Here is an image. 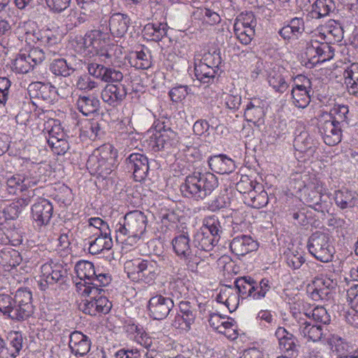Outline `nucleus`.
<instances>
[{"label": "nucleus", "instance_id": "55", "mask_svg": "<svg viewBox=\"0 0 358 358\" xmlns=\"http://www.w3.org/2000/svg\"><path fill=\"white\" fill-rule=\"evenodd\" d=\"M327 341L331 350L336 352L338 355L343 358L345 356H348L347 353L352 349L351 345L343 337H329Z\"/></svg>", "mask_w": 358, "mask_h": 358}, {"label": "nucleus", "instance_id": "5", "mask_svg": "<svg viewBox=\"0 0 358 358\" xmlns=\"http://www.w3.org/2000/svg\"><path fill=\"white\" fill-rule=\"evenodd\" d=\"M303 194L308 206L318 212H328L331 204L330 194L320 180L314 178L304 187Z\"/></svg>", "mask_w": 358, "mask_h": 358}, {"label": "nucleus", "instance_id": "40", "mask_svg": "<svg viewBox=\"0 0 358 358\" xmlns=\"http://www.w3.org/2000/svg\"><path fill=\"white\" fill-rule=\"evenodd\" d=\"M349 108L347 105H334L329 113L323 116L324 118L334 122L344 127L348 124Z\"/></svg>", "mask_w": 358, "mask_h": 358}, {"label": "nucleus", "instance_id": "7", "mask_svg": "<svg viewBox=\"0 0 358 358\" xmlns=\"http://www.w3.org/2000/svg\"><path fill=\"white\" fill-rule=\"evenodd\" d=\"M128 276L138 278L148 284L152 283L160 273V266L152 259H135L126 263Z\"/></svg>", "mask_w": 358, "mask_h": 358}, {"label": "nucleus", "instance_id": "29", "mask_svg": "<svg viewBox=\"0 0 358 358\" xmlns=\"http://www.w3.org/2000/svg\"><path fill=\"white\" fill-rule=\"evenodd\" d=\"M88 251L90 254L99 255L110 250L113 245L111 232L94 234L87 241Z\"/></svg>", "mask_w": 358, "mask_h": 358}, {"label": "nucleus", "instance_id": "54", "mask_svg": "<svg viewBox=\"0 0 358 358\" xmlns=\"http://www.w3.org/2000/svg\"><path fill=\"white\" fill-rule=\"evenodd\" d=\"M267 79L269 86L280 94H283L289 86L284 76L279 71H272Z\"/></svg>", "mask_w": 358, "mask_h": 358}, {"label": "nucleus", "instance_id": "53", "mask_svg": "<svg viewBox=\"0 0 358 358\" xmlns=\"http://www.w3.org/2000/svg\"><path fill=\"white\" fill-rule=\"evenodd\" d=\"M69 347L76 355H87L91 348V341L88 337H69Z\"/></svg>", "mask_w": 358, "mask_h": 358}, {"label": "nucleus", "instance_id": "14", "mask_svg": "<svg viewBox=\"0 0 358 358\" xmlns=\"http://www.w3.org/2000/svg\"><path fill=\"white\" fill-rule=\"evenodd\" d=\"M13 300L15 306L13 315L16 317V320H25L33 314L32 294L29 289L27 288L18 289Z\"/></svg>", "mask_w": 358, "mask_h": 358}, {"label": "nucleus", "instance_id": "23", "mask_svg": "<svg viewBox=\"0 0 358 358\" xmlns=\"http://www.w3.org/2000/svg\"><path fill=\"white\" fill-rule=\"evenodd\" d=\"M342 128L341 125L324 117L318 126L319 132L324 143L329 146L336 145L341 141Z\"/></svg>", "mask_w": 358, "mask_h": 358}, {"label": "nucleus", "instance_id": "18", "mask_svg": "<svg viewBox=\"0 0 358 358\" xmlns=\"http://www.w3.org/2000/svg\"><path fill=\"white\" fill-rule=\"evenodd\" d=\"M87 71L89 74L94 78L108 84L119 83L123 79V74L120 71L95 62L87 64Z\"/></svg>", "mask_w": 358, "mask_h": 358}, {"label": "nucleus", "instance_id": "42", "mask_svg": "<svg viewBox=\"0 0 358 358\" xmlns=\"http://www.w3.org/2000/svg\"><path fill=\"white\" fill-rule=\"evenodd\" d=\"M78 110L85 116L96 113L99 108L100 101L92 96H80L76 101Z\"/></svg>", "mask_w": 358, "mask_h": 358}, {"label": "nucleus", "instance_id": "22", "mask_svg": "<svg viewBox=\"0 0 358 358\" xmlns=\"http://www.w3.org/2000/svg\"><path fill=\"white\" fill-rule=\"evenodd\" d=\"M266 102L260 98L250 99L244 108L245 120L255 125L262 124L266 115Z\"/></svg>", "mask_w": 358, "mask_h": 358}, {"label": "nucleus", "instance_id": "3", "mask_svg": "<svg viewBox=\"0 0 358 358\" xmlns=\"http://www.w3.org/2000/svg\"><path fill=\"white\" fill-rule=\"evenodd\" d=\"M217 186L218 180L213 173L195 171L185 178L180 191L184 196L199 201L209 196Z\"/></svg>", "mask_w": 358, "mask_h": 358}, {"label": "nucleus", "instance_id": "19", "mask_svg": "<svg viewBox=\"0 0 358 358\" xmlns=\"http://www.w3.org/2000/svg\"><path fill=\"white\" fill-rule=\"evenodd\" d=\"M127 169L133 172L136 181L141 182L148 176L150 169L148 158L143 153L134 152L126 159Z\"/></svg>", "mask_w": 358, "mask_h": 358}, {"label": "nucleus", "instance_id": "51", "mask_svg": "<svg viewBox=\"0 0 358 358\" xmlns=\"http://www.w3.org/2000/svg\"><path fill=\"white\" fill-rule=\"evenodd\" d=\"M324 42V41H321L320 37H318L317 31L307 41L305 55L312 63L317 59Z\"/></svg>", "mask_w": 358, "mask_h": 358}, {"label": "nucleus", "instance_id": "58", "mask_svg": "<svg viewBox=\"0 0 358 358\" xmlns=\"http://www.w3.org/2000/svg\"><path fill=\"white\" fill-rule=\"evenodd\" d=\"M217 70L208 67V66L195 63L194 74L198 80L203 83H210L215 76Z\"/></svg>", "mask_w": 358, "mask_h": 358}, {"label": "nucleus", "instance_id": "17", "mask_svg": "<svg viewBox=\"0 0 358 358\" xmlns=\"http://www.w3.org/2000/svg\"><path fill=\"white\" fill-rule=\"evenodd\" d=\"M27 90L31 97L41 99L49 103H53L58 96L64 97V94H60L59 90L50 83H31Z\"/></svg>", "mask_w": 358, "mask_h": 358}, {"label": "nucleus", "instance_id": "49", "mask_svg": "<svg viewBox=\"0 0 358 358\" xmlns=\"http://www.w3.org/2000/svg\"><path fill=\"white\" fill-rule=\"evenodd\" d=\"M28 185L20 172L13 174L6 180V190L10 194H19L20 191L27 190Z\"/></svg>", "mask_w": 358, "mask_h": 358}, {"label": "nucleus", "instance_id": "39", "mask_svg": "<svg viewBox=\"0 0 358 358\" xmlns=\"http://www.w3.org/2000/svg\"><path fill=\"white\" fill-rule=\"evenodd\" d=\"M343 78L348 92L358 98V63L352 64L344 71Z\"/></svg>", "mask_w": 358, "mask_h": 358}, {"label": "nucleus", "instance_id": "57", "mask_svg": "<svg viewBox=\"0 0 358 358\" xmlns=\"http://www.w3.org/2000/svg\"><path fill=\"white\" fill-rule=\"evenodd\" d=\"M347 299L351 308L356 312L349 321L352 324L358 328V284L352 285L347 290Z\"/></svg>", "mask_w": 358, "mask_h": 358}, {"label": "nucleus", "instance_id": "33", "mask_svg": "<svg viewBox=\"0 0 358 358\" xmlns=\"http://www.w3.org/2000/svg\"><path fill=\"white\" fill-rule=\"evenodd\" d=\"M210 169L219 174H229L236 169L234 161L226 155H217L208 159Z\"/></svg>", "mask_w": 358, "mask_h": 358}, {"label": "nucleus", "instance_id": "24", "mask_svg": "<svg viewBox=\"0 0 358 358\" xmlns=\"http://www.w3.org/2000/svg\"><path fill=\"white\" fill-rule=\"evenodd\" d=\"M112 308V303L107 297L96 296L86 299L80 304V309L85 314L96 316L101 314H107Z\"/></svg>", "mask_w": 358, "mask_h": 358}, {"label": "nucleus", "instance_id": "21", "mask_svg": "<svg viewBox=\"0 0 358 358\" xmlns=\"http://www.w3.org/2000/svg\"><path fill=\"white\" fill-rule=\"evenodd\" d=\"M189 242L188 235L180 234L172 240V245L177 256L184 260L189 266H194L198 264V259L193 253Z\"/></svg>", "mask_w": 358, "mask_h": 358}, {"label": "nucleus", "instance_id": "56", "mask_svg": "<svg viewBox=\"0 0 358 358\" xmlns=\"http://www.w3.org/2000/svg\"><path fill=\"white\" fill-rule=\"evenodd\" d=\"M335 7L333 0H316L313 5V16L315 18L325 17L333 12Z\"/></svg>", "mask_w": 358, "mask_h": 358}, {"label": "nucleus", "instance_id": "11", "mask_svg": "<svg viewBox=\"0 0 358 358\" xmlns=\"http://www.w3.org/2000/svg\"><path fill=\"white\" fill-rule=\"evenodd\" d=\"M312 83L305 76L298 75L294 79L291 90L292 102L299 108H306L310 102V93H313Z\"/></svg>", "mask_w": 358, "mask_h": 358}, {"label": "nucleus", "instance_id": "31", "mask_svg": "<svg viewBox=\"0 0 358 358\" xmlns=\"http://www.w3.org/2000/svg\"><path fill=\"white\" fill-rule=\"evenodd\" d=\"M239 294L231 286H223L216 296L217 303L224 304L230 313L235 311L239 304Z\"/></svg>", "mask_w": 358, "mask_h": 358}, {"label": "nucleus", "instance_id": "41", "mask_svg": "<svg viewBox=\"0 0 358 358\" xmlns=\"http://www.w3.org/2000/svg\"><path fill=\"white\" fill-rule=\"evenodd\" d=\"M258 192L257 188L254 191H250L248 194L244 196V203L254 208L259 209L266 206L268 203V194L264 190H261V187L259 186Z\"/></svg>", "mask_w": 358, "mask_h": 358}, {"label": "nucleus", "instance_id": "27", "mask_svg": "<svg viewBox=\"0 0 358 358\" xmlns=\"http://www.w3.org/2000/svg\"><path fill=\"white\" fill-rule=\"evenodd\" d=\"M258 248L257 241L248 235H238L234 237L230 243L231 252L237 256H245L250 252L256 251Z\"/></svg>", "mask_w": 358, "mask_h": 358}, {"label": "nucleus", "instance_id": "10", "mask_svg": "<svg viewBox=\"0 0 358 358\" xmlns=\"http://www.w3.org/2000/svg\"><path fill=\"white\" fill-rule=\"evenodd\" d=\"M19 163L20 172L29 188L45 182L47 170L43 164L34 162L29 158L19 159Z\"/></svg>", "mask_w": 358, "mask_h": 358}, {"label": "nucleus", "instance_id": "35", "mask_svg": "<svg viewBox=\"0 0 358 358\" xmlns=\"http://www.w3.org/2000/svg\"><path fill=\"white\" fill-rule=\"evenodd\" d=\"M108 25L113 36L122 37L130 25V18L127 14L116 13L110 17Z\"/></svg>", "mask_w": 358, "mask_h": 358}, {"label": "nucleus", "instance_id": "4", "mask_svg": "<svg viewBox=\"0 0 358 358\" xmlns=\"http://www.w3.org/2000/svg\"><path fill=\"white\" fill-rule=\"evenodd\" d=\"M117 152L110 144H104L89 157L86 166L92 175L106 178L114 170Z\"/></svg>", "mask_w": 358, "mask_h": 358}, {"label": "nucleus", "instance_id": "12", "mask_svg": "<svg viewBox=\"0 0 358 358\" xmlns=\"http://www.w3.org/2000/svg\"><path fill=\"white\" fill-rule=\"evenodd\" d=\"M66 278V271L63 266L50 261L41 266L38 283L41 290H45L49 285L63 282Z\"/></svg>", "mask_w": 358, "mask_h": 358}, {"label": "nucleus", "instance_id": "8", "mask_svg": "<svg viewBox=\"0 0 358 358\" xmlns=\"http://www.w3.org/2000/svg\"><path fill=\"white\" fill-rule=\"evenodd\" d=\"M47 132L45 138L52 151L57 155H64L69 149V144L65 138V134L57 120H50L45 124Z\"/></svg>", "mask_w": 358, "mask_h": 358}, {"label": "nucleus", "instance_id": "62", "mask_svg": "<svg viewBox=\"0 0 358 358\" xmlns=\"http://www.w3.org/2000/svg\"><path fill=\"white\" fill-rule=\"evenodd\" d=\"M295 338L296 337H280L279 338L280 349L290 357H296L298 355L299 345L296 342Z\"/></svg>", "mask_w": 358, "mask_h": 358}, {"label": "nucleus", "instance_id": "6", "mask_svg": "<svg viewBox=\"0 0 358 358\" xmlns=\"http://www.w3.org/2000/svg\"><path fill=\"white\" fill-rule=\"evenodd\" d=\"M307 248L313 257L324 263L331 262L335 253L330 236L321 231H316L309 237Z\"/></svg>", "mask_w": 358, "mask_h": 358}, {"label": "nucleus", "instance_id": "61", "mask_svg": "<svg viewBox=\"0 0 358 358\" xmlns=\"http://www.w3.org/2000/svg\"><path fill=\"white\" fill-rule=\"evenodd\" d=\"M26 53H21L14 59L12 63V70L17 73H27L33 69V64L27 59Z\"/></svg>", "mask_w": 358, "mask_h": 358}, {"label": "nucleus", "instance_id": "59", "mask_svg": "<svg viewBox=\"0 0 358 358\" xmlns=\"http://www.w3.org/2000/svg\"><path fill=\"white\" fill-rule=\"evenodd\" d=\"M217 70L208 67V66L195 63L194 74L198 80L203 83H210L215 76Z\"/></svg>", "mask_w": 358, "mask_h": 358}, {"label": "nucleus", "instance_id": "43", "mask_svg": "<svg viewBox=\"0 0 358 358\" xmlns=\"http://www.w3.org/2000/svg\"><path fill=\"white\" fill-rule=\"evenodd\" d=\"M219 240L210 235L196 231L194 235L193 243L194 247L200 251L209 252L213 250Z\"/></svg>", "mask_w": 358, "mask_h": 358}, {"label": "nucleus", "instance_id": "34", "mask_svg": "<svg viewBox=\"0 0 358 358\" xmlns=\"http://www.w3.org/2000/svg\"><path fill=\"white\" fill-rule=\"evenodd\" d=\"M192 18L194 21L197 20L204 27L215 25L221 21V17L217 12L206 7L195 8Z\"/></svg>", "mask_w": 358, "mask_h": 358}, {"label": "nucleus", "instance_id": "32", "mask_svg": "<svg viewBox=\"0 0 358 358\" xmlns=\"http://www.w3.org/2000/svg\"><path fill=\"white\" fill-rule=\"evenodd\" d=\"M189 282L184 278H173L168 287V296L173 299V302L185 299L189 296Z\"/></svg>", "mask_w": 358, "mask_h": 358}, {"label": "nucleus", "instance_id": "60", "mask_svg": "<svg viewBox=\"0 0 358 358\" xmlns=\"http://www.w3.org/2000/svg\"><path fill=\"white\" fill-rule=\"evenodd\" d=\"M50 71L55 76L66 77L70 76L74 69L67 64L63 58L55 59L50 66Z\"/></svg>", "mask_w": 358, "mask_h": 358}, {"label": "nucleus", "instance_id": "38", "mask_svg": "<svg viewBox=\"0 0 358 358\" xmlns=\"http://www.w3.org/2000/svg\"><path fill=\"white\" fill-rule=\"evenodd\" d=\"M95 272L96 273L93 276V279H92V282L88 286L89 287H85L82 291V294H96L99 290L98 287H105L110 283L112 280L111 275L103 268H97Z\"/></svg>", "mask_w": 358, "mask_h": 358}, {"label": "nucleus", "instance_id": "48", "mask_svg": "<svg viewBox=\"0 0 358 358\" xmlns=\"http://www.w3.org/2000/svg\"><path fill=\"white\" fill-rule=\"evenodd\" d=\"M198 231L205 232V234L220 240L222 227L218 217L215 215H210L204 217L202 221V225Z\"/></svg>", "mask_w": 358, "mask_h": 358}, {"label": "nucleus", "instance_id": "1", "mask_svg": "<svg viewBox=\"0 0 358 358\" xmlns=\"http://www.w3.org/2000/svg\"><path fill=\"white\" fill-rule=\"evenodd\" d=\"M147 222L146 215L140 210L126 213L115 226L117 240L126 245L134 246L142 239Z\"/></svg>", "mask_w": 358, "mask_h": 358}, {"label": "nucleus", "instance_id": "30", "mask_svg": "<svg viewBox=\"0 0 358 358\" xmlns=\"http://www.w3.org/2000/svg\"><path fill=\"white\" fill-rule=\"evenodd\" d=\"M321 41L328 43H339L343 38V30L341 24L335 20H329L321 31H317Z\"/></svg>", "mask_w": 358, "mask_h": 358}, {"label": "nucleus", "instance_id": "25", "mask_svg": "<svg viewBox=\"0 0 358 358\" xmlns=\"http://www.w3.org/2000/svg\"><path fill=\"white\" fill-rule=\"evenodd\" d=\"M36 189L27 188V190L20 191L18 198L15 199L6 208L10 219L17 218L23 210L29 205L36 196Z\"/></svg>", "mask_w": 358, "mask_h": 358}, {"label": "nucleus", "instance_id": "47", "mask_svg": "<svg viewBox=\"0 0 358 358\" xmlns=\"http://www.w3.org/2000/svg\"><path fill=\"white\" fill-rule=\"evenodd\" d=\"M157 324V322L150 323L145 329L143 326L129 320L125 321L123 324L122 333L128 335L136 334V336H150V334H156V332L152 331V329L153 326Z\"/></svg>", "mask_w": 358, "mask_h": 358}, {"label": "nucleus", "instance_id": "37", "mask_svg": "<svg viewBox=\"0 0 358 358\" xmlns=\"http://www.w3.org/2000/svg\"><path fill=\"white\" fill-rule=\"evenodd\" d=\"M175 137L173 130L155 132L150 137V145L155 150L169 149L174 144Z\"/></svg>", "mask_w": 358, "mask_h": 358}, {"label": "nucleus", "instance_id": "15", "mask_svg": "<svg viewBox=\"0 0 358 358\" xmlns=\"http://www.w3.org/2000/svg\"><path fill=\"white\" fill-rule=\"evenodd\" d=\"M53 214L52 203L44 198H40L31 208V217L33 222L38 227L49 224Z\"/></svg>", "mask_w": 358, "mask_h": 358}, {"label": "nucleus", "instance_id": "63", "mask_svg": "<svg viewBox=\"0 0 358 358\" xmlns=\"http://www.w3.org/2000/svg\"><path fill=\"white\" fill-rule=\"evenodd\" d=\"M285 257L287 265L294 270L299 269L305 262L303 254L297 250L286 251Z\"/></svg>", "mask_w": 358, "mask_h": 358}, {"label": "nucleus", "instance_id": "64", "mask_svg": "<svg viewBox=\"0 0 358 358\" xmlns=\"http://www.w3.org/2000/svg\"><path fill=\"white\" fill-rule=\"evenodd\" d=\"M222 63V57L220 51L213 50V52H205L199 64L208 66V67L217 70Z\"/></svg>", "mask_w": 358, "mask_h": 358}, {"label": "nucleus", "instance_id": "26", "mask_svg": "<svg viewBox=\"0 0 358 358\" xmlns=\"http://www.w3.org/2000/svg\"><path fill=\"white\" fill-rule=\"evenodd\" d=\"M75 271L80 279V281L76 282V287L79 289L80 294L85 287H89L93 276L96 273V269L94 264L89 261L80 260L75 266Z\"/></svg>", "mask_w": 358, "mask_h": 358}, {"label": "nucleus", "instance_id": "50", "mask_svg": "<svg viewBox=\"0 0 358 358\" xmlns=\"http://www.w3.org/2000/svg\"><path fill=\"white\" fill-rule=\"evenodd\" d=\"M234 288L243 299L251 298L255 289V280L250 276H244L236 279Z\"/></svg>", "mask_w": 358, "mask_h": 358}, {"label": "nucleus", "instance_id": "46", "mask_svg": "<svg viewBox=\"0 0 358 358\" xmlns=\"http://www.w3.org/2000/svg\"><path fill=\"white\" fill-rule=\"evenodd\" d=\"M334 199L336 204L341 209L352 208L358 201V197L355 193L346 189L336 191Z\"/></svg>", "mask_w": 358, "mask_h": 358}, {"label": "nucleus", "instance_id": "52", "mask_svg": "<svg viewBox=\"0 0 358 358\" xmlns=\"http://www.w3.org/2000/svg\"><path fill=\"white\" fill-rule=\"evenodd\" d=\"M131 66L137 69H148L151 66V56L148 51H136L130 55Z\"/></svg>", "mask_w": 358, "mask_h": 358}, {"label": "nucleus", "instance_id": "20", "mask_svg": "<svg viewBox=\"0 0 358 358\" xmlns=\"http://www.w3.org/2000/svg\"><path fill=\"white\" fill-rule=\"evenodd\" d=\"M336 285V282L331 278L320 275L315 278L313 283L308 285L307 292L314 301L325 299L330 291Z\"/></svg>", "mask_w": 358, "mask_h": 358}, {"label": "nucleus", "instance_id": "13", "mask_svg": "<svg viewBox=\"0 0 358 358\" xmlns=\"http://www.w3.org/2000/svg\"><path fill=\"white\" fill-rule=\"evenodd\" d=\"M308 317H312L315 321L322 324H311L305 322L300 327V332L303 336H323V328L330 322V315L327 310L321 306H316L313 308L310 307Z\"/></svg>", "mask_w": 358, "mask_h": 358}, {"label": "nucleus", "instance_id": "45", "mask_svg": "<svg viewBox=\"0 0 358 358\" xmlns=\"http://www.w3.org/2000/svg\"><path fill=\"white\" fill-rule=\"evenodd\" d=\"M143 36L148 40L159 41L167 34V24L164 23H148L143 29Z\"/></svg>", "mask_w": 358, "mask_h": 358}, {"label": "nucleus", "instance_id": "2", "mask_svg": "<svg viewBox=\"0 0 358 358\" xmlns=\"http://www.w3.org/2000/svg\"><path fill=\"white\" fill-rule=\"evenodd\" d=\"M83 41L87 52L96 54L101 62L108 66H120L122 64L124 57L122 47L117 45H111L104 48L106 42L101 38V33L99 31L92 30L88 32Z\"/></svg>", "mask_w": 358, "mask_h": 358}, {"label": "nucleus", "instance_id": "28", "mask_svg": "<svg viewBox=\"0 0 358 358\" xmlns=\"http://www.w3.org/2000/svg\"><path fill=\"white\" fill-rule=\"evenodd\" d=\"M127 96V91L121 85L107 84L101 92V98L108 105L116 107Z\"/></svg>", "mask_w": 358, "mask_h": 358}, {"label": "nucleus", "instance_id": "44", "mask_svg": "<svg viewBox=\"0 0 358 358\" xmlns=\"http://www.w3.org/2000/svg\"><path fill=\"white\" fill-rule=\"evenodd\" d=\"M21 260L22 258L17 250L12 248L0 250V271L15 267L20 264Z\"/></svg>", "mask_w": 358, "mask_h": 358}, {"label": "nucleus", "instance_id": "16", "mask_svg": "<svg viewBox=\"0 0 358 358\" xmlns=\"http://www.w3.org/2000/svg\"><path fill=\"white\" fill-rule=\"evenodd\" d=\"M175 303L170 296H164L157 294L151 297L148 302V310L150 315L155 320L166 318L173 309Z\"/></svg>", "mask_w": 358, "mask_h": 358}, {"label": "nucleus", "instance_id": "9", "mask_svg": "<svg viewBox=\"0 0 358 358\" xmlns=\"http://www.w3.org/2000/svg\"><path fill=\"white\" fill-rule=\"evenodd\" d=\"M257 22L255 15L252 12L241 13L235 20L234 24L236 38L243 45L251 43L255 36V27Z\"/></svg>", "mask_w": 358, "mask_h": 358}, {"label": "nucleus", "instance_id": "36", "mask_svg": "<svg viewBox=\"0 0 358 358\" xmlns=\"http://www.w3.org/2000/svg\"><path fill=\"white\" fill-rule=\"evenodd\" d=\"M304 31V22L301 17H294L278 31L285 40L297 39Z\"/></svg>", "mask_w": 358, "mask_h": 358}]
</instances>
